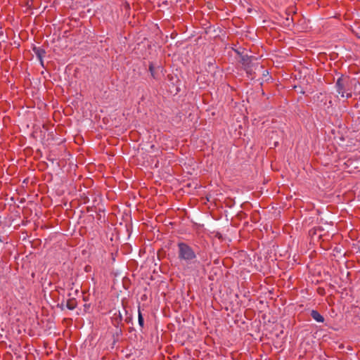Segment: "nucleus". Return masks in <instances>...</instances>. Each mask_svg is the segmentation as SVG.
<instances>
[{"mask_svg":"<svg viewBox=\"0 0 360 360\" xmlns=\"http://www.w3.org/2000/svg\"><path fill=\"white\" fill-rule=\"evenodd\" d=\"M233 50L240 57V60L248 77H254V70L258 68L257 62L258 58L254 56H249L248 51L244 46H236Z\"/></svg>","mask_w":360,"mask_h":360,"instance_id":"obj_1","label":"nucleus"},{"mask_svg":"<svg viewBox=\"0 0 360 360\" xmlns=\"http://www.w3.org/2000/svg\"><path fill=\"white\" fill-rule=\"evenodd\" d=\"M179 258L191 264L196 259V255L193 248L185 243H179Z\"/></svg>","mask_w":360,"mask_h":360,"instance_id":"obj_2","label":"nucleus"},{"mask_svg":"<svg viewBox=\"0 0 360 360\" xmlns=\"http://www.w3.org/2000/svg\"><path fill=\"white\" fill-rule=\"evenodd\" d=\"M350 79L349 78H340L338 79L336 83L337 91L342 97L349 98L352 96V86L348 83L347 84V80Z\"/></svg>","mask_w":360,"mask_h":360,"instance_id":"obj_3","label":"nucleus"},{"mask_svg":"<svg viewBox=\"0 0 360 360\" xmlns=\"http://www.w3.org/2000/svg\"><path fill=\"white\" fill-rule=\"evenodd\" d=\"M32 51L40 60L41 65H43L42 58L45 54V51L41 46H32Z\"/></svg>","mask_w":360,"mask_h":360,"instance_id":"obj_4","label":"nucleus"},{"mask_svg":"<svg viewBox=\"0 0 360 360\" xmlns=\"http://www.w3.org/2000/svg\"><path fill=\"white\" fill-rule=\"evenodd\" d=\"M348 83L352 86V91H360V83L356 79H347V84Z\"/></svg>","mask_w":360,"mask_h":360,"instance_id":"obj_5","label":"nucleus"},{"mask_svg":"<svg viewBox=\"0 0 360 360\" xmlns=\"http://www.w3.org/2000/svg\"><path fill=\"white\" fill-rule=\"evenodd\" d=\"M311 317L317 322L319 323H323L324 321V318L322 315L319 314V311L316 310H312L311 311Z\"/></svg>","mask_w":360,"mask_h":360,"instance_id":"obj_6","label":"nucleus"},{"mask_svg":"<svg viewBox=\"0 0 360 360\" xmlns=\"http://www.w3.org/2000/svg\"><path fill=\"white\" fill-rule=\"evenodd\" d=\"M138 321H139V326L141 327H143L144 321H143V316H142V314H141L140 309H139Z\"/></svg>","mask_w":360,"mask_h":360,"instance_id":"obj_7","label":"nucleus"},{"mask_svg":"<svg viewBox=\"0 0 360 360\" xmlns=\"http://www.w3.org/2000/svg\"><path fill=\"white\" fill-rule=\"evenodd\" d=\"M149 70L150 72V74L153 78H156L155 70H154V66L153 64H150L149 65Z\"/></svg>","mask_w":360,"mask_h":360,"instance_id":"obj_8","label":"nucleus"},{"mask_svg":"<svg viewBox=\"0 0 360 360\" xmlns=\"http://www.w3.org/2000/svg\"><path fill=\"white\" fill-rule=\"evenodd\" d=\"M68 308H69V309H74V307H71V306H69V305H68Z\"/></svg>","mask_w":360,"mask_h":360,"instance_id":"obj_9","label":"nucleus"}]
</instances>
